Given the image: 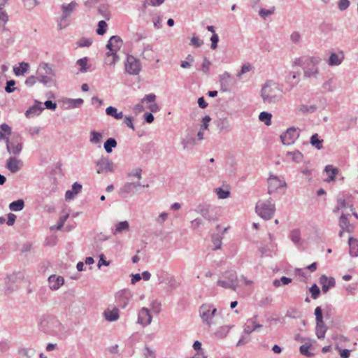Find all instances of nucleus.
Returning <instances> with one entry per match:
<instances>
[{
  "label": "nucleus",
  "instance_id": "53",
  "mask_svg": "<svg viewBox=\"0 0 358 358\" xmlns=\"http://www.w3.org/2000/svg\"><path fill=\"white\" fill-rule=\"evenodd\" d=\"M217 284L218 286H220L224 288L227 289H231L234 291H235L236 289L234 287V284L229 283V281H227L226 279L224 280H219L217 282Z\"/></svg>",
  "mask_w": 358,
  "mask_h": 358
},
{
  "label": "nucleus",
  "instance_id": "61",
  "mask_svg": "<svg viewBox=\"0 0 358 358\" xmlns=\"http://www.w3.org/2000/svg\"><path fill=\"white\" fill-rule=\"evenodd\" d=\"M197 139L193 137H187L182 140V143L184 148H186L188 145H195L197 143Z\"/></svg>",
  "mask_w": 358,
  "mask_h": 358
},
{
  "label": "nucleus",
  "instance_id": "64",
  "mask_svg": "<svg viewBox=\"0 0 358 358\" xmlns=\"http://www.w3.org/2000/svg\"><path fill=\"white\" fill-rule=\"evenodd\" d=\"M144 350V355L145 358H155V352L151 348L146 346Z\"/></svg>",
  "mask_w": 358,
  "mask_h": 358
},
{
  "label": "nucleus",
  "instance_id": "23",
  "mask_svg": "<svg viewBox=\"0 0 358 358\" xmlns=\"http://www.w3.org/2000/svg\"><path fill=\"white\" fill-rule=\"evenodd\" d=\"M78 3L76 1H71L68 4L62 5V19H65L70 16L71 13L76 8Z\"/></svg>",
  "mask_w": 358,
  "mask_h": 358
},
{
  "label": "nucleus",
  "instance_id": "22",
  "mask_svg": "<svg viewBox=\"0 0 358 358\" xmlns=\"http://www.w3.org/2000/svg\"><path fill=\"white\" fill-rule=\"evenodd\" d=\"M129 229V223L127 221H122L117 223L114 228L112 229V234L114 236L122 234Z\"/></svg>",
  "mask_w": 358,
  "mask_h": 358
},
{
  "label": "nucleus",
  "instance_id": "54",
  "mask_svg": "<svg viewBox=\"0 0 358 358\" xmlns=\"http://www.w3.org/2000/svg\"><path fill=\"white\" fill-rule=\"evenodd\" d=\"M311 294V297L313 299H316L320 294V290L316 284H313L309 289Z\"/></svg>",
  "mask_w": 358,
  "mask_h": 358
},
{
  "label": "nucleus",
  "instance_id": "37",
  "mask_svg": "<svg viewBox=\"0 0 358 358\" xmlns=\"http://www.w3.org/2000/svg\"><path fill=\"white\" fill-rule=\"evenodd\" d=\"M24 207V202L22 199H18L9 204V209L12 211H20Z\"/></svg>",
  "mask_w": 358,
  "mask_h": 358
},
{
  "label": "nucleus",
  "instance_id": "4",
  "mask_svg": "<svg viewBox=\"0 0 358 358\" xmlns=\"http://www.w3.org/2000/svg\"><path fill=\"white\" fill-rule=\"evenodd\" d=\"M216 313L217 308L210 303H203L199 308V315L202 322L208 326L212 324V319Z\"/></svg>",
  "mask_w": 358,
  "mask_h": 358
},
{
  "label": "nucleus",
  "instance_id": "34",
  "mask_svg": "<svg viewBox=\"0 0 358 358\" xmlns=\"http://www.w3.org/2000/svg\"><path fill=\"white\" fill-rule=\"evenodd\" d=\"M117 141L114 138H108L103 144V148L107 153H111L113 148L117 147Z\"/></svg>",
  "mask_w": 358,
  "mask_h": 358
},
{
  "label": "nucleus",
  "instance_id": "60",
  "mask_svg": "<svg viewBox=\"0 0 358 358\" xmlns=\"http://www.w3.org/2000/svg\"><path fill=\"white\" fill-rule=\"evenodd\" d=\"M211 65V62L206 58L204 57L202 65H201V69L204 73H208L210 70V66Z\"/></svg>",
  "mask_w": 358,
  "mask_h": 358
},
{
  "label": "nucleus",
  "instance_id": "28",
  "mask_svg": "<svg viewBox=\"0 0 358 358\" xmlns=\"http://www.w3.org/2000/svg\"><path fill=\"white\" fill-rule=\"evenodd\" d=\"M223 278L226 279L229 283L234 284V287L236 289L238 287V277L236 273L234 271H226L223 274Z\"/></svg>",
  "mask_w": 358,
  "mask_h": 358
},
{
  "label": "nucleus",
  "instance_id": "19",
  "mask_svg": "<svg viewBox=\"0 0 358 358\" xmlns=\"http://www.w3.org/2000/svg\"><path fill=\"white\" fill-rule=\"evenodd\" d=\"M43 110H44V108L42 106V103L36 100L35 104L34 106H31L25 112V116L27 118H30L35 115H39Z\"/></svg>",
  "mask_w": 358,
  "mask_h": 358
},
{
  "label": "nucleus",
  "instance_id": "46",
  "mask_svg": "<svg viewBox=\"0 0 358 358\" xmlns=\"http://www.w3.org/2000/svg\"><path fill=\"white\" fill-rule=\"evenodd\" d=\"M310 343H305L304 345H302L299 348L300 353L307 357H313L314 354L309 352V349L310 348Z\"/></svg>",
  "mask_w": 358,
  "mask_h": 358
},
{
  "label": "nucleus",
  "instance_id": "51",
  "mask_svg": "<svg viewBox=\"0 0 358 358\" xmlns=\"http://www.w3.org/2000/svg\"><path fill=\"white\" fill-rule=\"evenodd\" d=\"M77 64L80 67V72H87V71L88 67H87V57L79 59L77 61Z\"/></svg>",
  "mask_w": 358,
  "mask_h": 358
},
{
  "label": "nucleus",
  "instance_id": "41",
  "mask_svg": "<svg viewBox=\"0 0 358 358\" xmlns=\"http://www.w3.org/2000/svg\"><path fill=\"white\" fill-rule=\"evenodd\" d=\"M135 190V185L132 182H127L121 188L120 192L127 196L129 194H134Z\"/></svg>",
  "mask_w": 358,
  "mask_h": 358
},
{
  "label": "nucleus",
  "instance_id": "2",
  "mask_svg": "<svg viewBox=\"0 0 358 358\" xmlns=\"http://www.w3.org/2000/svg\"><path fill=\"white\" fill-rule=\"evenodd\" d=\"M256 213L264 220H271L275 211V203L271 199L264 202L259 201L255 206Z\"/></svg>",
  "mask_w": 358,
  "mask_h": 358
},
{
  "label": "nucleus",
  "instance_id": "32",
  "mask_svg": "<svg viewBox=\"0 0 358 358\" xmlns=\"http://www.w3.org/2000/svg\"><path fill=\"white\" fill-rule=\"evenodd\" d=\"M49 322H52V324L56 323L59 326L62 325V324L54 317H51L49 316L43 317L41 320L40 325L43 329L44 331H48V324Z\"/></svg>",
  "mask_w": 358,
  "mask_h": 358
},
{
  "label": "nucleus",
  "instance_id": "45",
  "mask_svg": "<svg viewBox=\"0 0 358 358\" xmlns=\"http://www.w3.org/2000/svg\"><path fill=\"white\" fill-rule=\"evenodd\" d=\"M341 62L342 59L339 58L336 53H331L328 61V64L329 66H338Z\"/></svg>",
  "mask_w": 358,
  "mask_h": 358
},
{
  "label": "nucleus",
  "instance_id": "50",
  "mask_svg": "<svg viewBox=\"0 0 358 358\" xmlns=\"http://www.w3.org/2000/svg\"><path fill=\"white\" fill-rule=\"evenodd\" d=\"M315 315L316 320V324H324L323 320L322 310L320 306H317L315 309Z\"/></svg>",
  "mask_w": 358,
  "mask_h": 358
},
{
  "label": "nucleus",
  "instance_id": "1",
  "mask_svg": "<svg viewBox=\"0 0 358 358\" xmlns=\"http://www.w3.org/2000/svg\"><path fill=\"white\" fill-rule=\"evenodd\" d=\"M261 96L265 103H275L282 98V87L272 80H268L262 87Z\"/></svg>",
  "mask_w": 358,
  "mask_h": 358
},
{
  "label": "nucleus",
  "instance_id": "10",
  "mask_svg": "<svg viewBox=\"0 0 358 358\" xmlns=\"http://www.w3.org/2000/svg\"><path fill=\"white\" fill-rule=\"evenodd\" d=\"M6 148L10 154L19 155L22 150V137L17 136L15 143L10 142L7 139Z\"/></svg>",
  "mask_w": 358,
  "mask_h": 358
},
{
  "label": "nucleus",
  "instance_id": "42",
  "mask_svg": "<svg viewBox=\"0 0 358 358\" xmlns=\"http://www.w3.org/2000/svg\"><path fill=\"white\" fill-rule=\"evenodd\" d=\"M327 329V327L324 324H316L315 332L319 339L324 338Z\"/></svg>",
  "mask_w": 358,
  "mask_h": 358
},
{
  "label": "nucleus",
  "instance_id": "35",
  "mask_svg": "<svg viewBox=\"0 0 358 358\" xmlns=\"http://www.w3.org/2000/svg\"><path fill=\"white\" fill-rule=\"evenodd\" d=\"M230 78L231 76L228 72H224L220 76L221 89L222 91H227Z\"/></svg>",
  "mask_w": 358,
  "mask_h": 358
},
{
  "label": "nucleus",
  "instance_id": "15",
  "mask_svg": "<svg viewBox=\"0 0 358 358\" xmlns=\"http://www.w3.org/2000/svg\"><path fill=\"white\" fill-rule=\"evenodd\" d=\"M262 327V325L257 323V316L255 315L246 321L244 325V332L247 334H250L252 331Z\"/></svg>",
  "mask_w": 358,
  "mask_h": 358
},
{
  "label": "nucleus",
  "instance_id": "18",
  "mask_svg": "<svg viewBox=\"0 0 358 358\" xmlns=\"http://www.w3.org/2000/svg\"><path fill=\"white\" fill-rule=\"evenodd\" d=\"M103 317L108 322L117 321L120 317V310L117 307L108 308L103 312Z\"/></svg>",
  "mask_w": 358,
  "mask_h": 358
},
{
  "label": "nucleus",
  "instance_id": "36",
  "mask_svg": "<svg viewBox=\"0 0 358 358\" xmlns=\"http://www.w3.org/2000/svg\"><path fill=\"white\" fill-rule=\"evenodd\" d=\"M223 237L222 235L219 234H214L211 236V240L213 243L214 244V248H213V250H217L221 248L222 246V240Z\"/></svg>",
  "mask_w": 358,
  "mask_h": 358
},
{
  "label": "nucleus",
  "instance_id": "55",
  "mask_svg": "<svg viewBox=\"0 0 358 358\" xmlns=\"http://www.w3.org/2000/svg\"><path fill=\"white\" fill-rule=\"evenodd\" d=\"M216 193L219 199H224L229 196L230 192L229 190H224L221 187L216 189Z\"/></svg>",
  "mask_w": 358,
  "mask_h": 358
},
{
  "label": "nucleus",
  "instance_id": "33",
  "mask_svg": "<svg viewBox=\"0 0 358 358\" xmlns=\"http://www.w3.org/2000/svg\"><path fill=\"white\" fill-rule=\"evenodd\" d=\"M230 328L231 327L227 325L220 327L215 332V336L219 339H222L225 338L227 336L228 333L229 332Z\"/></svg>",
  "mask_w": 358,
  "mask_h": 358
},
{
  "label": "nucleus",
  "instance_id": "20",
  "mask_svg": "<svg viewBox=\"0 0 358 358\" xmlns=\"http://www.w3.org/2000/svg\"><path fill=\"white\" fill-rule=\"evenodd\" d=\"M50 289L52 290H57L64 283V279L62 276H57L51 275L48 278Z\"/></svg>",
  "mask_w": 358,
  "mask_h": 358
},
{
  "label": "nucleus",
  "instance_id": "44",
  "mask_svg": "<svg viewBox=\"0 0 358 358\" xmlns=\"http://www.w3.org/2000/svg\"><path fill=\"white\" fill-rule=\"evenodd\" d=\"M271 114L268 112H262L259 115V119L260 121L264 122V124L267 126L271 125Z\"/></svg>",
  "mask_w": 358,
  "mask_h": 358
},
{
  "label": "nucleus",
  "instance_id": "47",
  "mask_svg": "<svg viewBox=\"0 0 358 358\" xmlns=\"http://www.w3.org/2000/svg\"><path fill=\"white\" fill-rule=\"evenodd\" d=\"M317 107L315 105H306L302 104L299 106V111L302 113H312L315 112Z\"/></svg>",
  "mask_w": 358,
  "mask_h": 358
},
{
  "label": "nucleus",
  "instance_id": "43",
  "mask_svg": "<svg viewBox=\"0 0 358 358\" xmlns=\"http://www.w3.org/2000/svg\"><path fill=\"white\" fill-rule=\"evenodd\" d=\"M69 216V215L68 213L62 215L59 217L57 224L56 225L50 227V230L51 231H53L55 229L60 230L62 228V227L64 226V224L65 222L66 221V220L68 219Z\"/></svg>",
  "mask_w": 358,
  "mask_h": 358
},
{
  "label": "nucleus",
  "instance_id": "5",
  "mask_svg": "<svg viewBox=\"0 0 358 358\" xmlns=\"http://www.w3.org/2000/svg\"><path fill=\"white\" fill-rule=\"evenodd\" d=\"M320 61L321 59L319 57H308L306 61V64H304L303 66L304 76L306 78H316L318 74L317 64Z\"/></svg>",
  "mask_w": 358,
  "mask_h": 358
},
{
  "label": "nucleus",
  "instance_id": "3",
  "mask_svg": "<svg viewBox=\"0 0 358 358\" xmlns=\"http://www.w3.org/2000/svg\"><path fill=\"white\" fill-rule=\"evenodd\" d=\"M96 173L99 174H108L113 173L115 166L108 156L102 155L96 162Z\"/></svg>",
  "mask_w": 358,
  "mask_h": 358
},
{
  "label": "nucleus",
  "instance_id": "25",
  "mask_svg": "<svg viewBox=\"0 0 358 358\" xmlns=\"http://www.w3.org/2000/svg\"><path fill=\"white\" fill-rule=\"evenodd\" d=\"M37 72H42V73L45 75H48L52 77H55V71L49 65V64L45 62H42L39 64Z\"/></svg>",
  "mask_w": 358,
  "mask_h": 358
},
{
  "label": "nucleus",
  "instance_id": "6",
  "mask_svg": "<svg viewBox=\"0 0 358 358\" xmlns=\"http://www.w3.org/2000/svg\"><path fill=\"white\" fill-rule=\"evenodd\" d=\"M124 67L125 71L130 75H138L141 70L140 60L132 55H127Z\"/></svg>",
  "mask_w": 358,
  "mask_h": 358
},
{
  "label": "nucleus",
  "instance_id": "8",
  "mask_svg": "<svg viewBox=\"0 0 358 358\" xmlns=\"http://www.w3.org/2000/svg\"><path fill=\"white\" fill-rule=\"evenodd\" d=\"M299 137V133L294 127H290L285 132L280 135V139L284 145H291L294 143Z\"/></svg>",
  "mask_w": 358,
  "mask_h": 358
},
{
  "label": "nucleus",
  "instance_id": "12",
  "mask_svg": "<svg viewBox=\"0 0 358 358\" xmlns=\"http://www.w3.org/2000/svg\"><path fill=\"white\" fill-rule=\"evenodd\" d=\"M152 320L150 310L147 308H142L138 311L137 322L143 327L149 325Z\"/></svg>",
  "mask_w": 358,
  "mask_h": 358
},
{
  "label": "nucleus",
  "instance_id": "26",
  "mask_svg": "<svg viewBox=\"0 0 358 358\" xmlns=\"http://www.w3.org/2000/svg\"><path fill=\"white\" fill-rule=\"evenodd\" d=\"M324 172L328 175V178L324 180L331 182L335 180L336 176L338 173V169L334 167L332 165H327L324 168Z\"/></svg>",
  "mask_w": 358,
  "mask_h": 358
},
{
  "label": "nucleus",
  "instance_id": "49",
  "mask_svg": "<svg viewBox=\"0 0 358 358\" xmlns=\"http://www.w3.org/2000/svg\"><path fill=\"white\" fill-rule=\"evenodd\" d=\"M292 282V279L285 276H282L280 279H275L273 282V285L275 287H278L281 284L288 285Z\"/></svg>",
  "mask_w": 358,
  "mask_h": 358
},
{
  "label": "nucleus",
  "instance_id": "17",
  "mask_svg": "<svg viewBox=\"0 0 358 358\" xmlns=\"http://www.w3.org/2000/svg\"><path fill=\"white\" fill-rule=\"evenodd\" d=\"M352 196L350 193H343L342 195L337 198V203L341 208L349 207L352 211L354 210L353 204L350 202V199Z\"/></svg>",
  "mask_w": 358,
  "mask_h": 358
},
{
  "label": "nucleus",
  "instance_id": "48",
  "mask_svg": "<svg viewBox=\"0 0 358 358\" xmlns=\"http://www.w3.org/2000/svg\"><path fill=\"white\" fill-rule=\"evenodd\" d=\"M287 155L292 156V160L297 163L301 162L303 157L302 153L298 150L294 152H288Z\"/></svg>",
  "mask_w": 358,
  "mask_h": 358
},
{
  "label": "nucleus",
  "instance_id": "16",
  "mask_svg": "<svg viewBox=\"0 0 358 358\" xmlns=\"http://www.w3.org/2000/svg\"><path fill=\"white\" fill-rule=\"evenodd\" d=\"M164 274L165 275L164 277H159V282H164L167 285L168 289L171 291L176 289L179 284L175 277L173 275H169L167 273Z\"/></svg>",
  "mask_w": 358,
  "mask_h": 358
},
{
  "label": "nucleus",
  "instance_id": "14",
  "mask_svg": "<svg viewBox=\"0 0 358 358\" xmlns=\"http://www.w3.org/2000/svg\"><path fill=\"white\" fill-rule=\"evenodd\" d=\"M319 282L322 285V290L324 293H327L330 288L335 287L336 281L334 278H328L325 275H322L319 279Z\"/></svg>",
  "mask_w": 358,
  "mask_h": 358
},
{
  "label": "nucleus",
  "instance_id": "40",
  "mask_svg": "<svg viewBox=\"0 0 358 358\" xmlns=\"http://www.w3.org/2000/svg\"><path fill=\"white\" fill-rule=\"evenodd\" d=\"M310 143L312 146L315 147L317 150H321L322 148L323 140L320 139L317 134H315L311 136Z\"/></svg>",
  "mask_w": 358,
  "mask_h": 358
},
{
  "label": "nucleus",
  "instance_id": "56",
  "mask_svg": "<svg viewBox=\"0 0 358 358\" xmlns=\"http://www.w3.org/2000/svg\"><path fill=\"white\" fill-rule=\"evenodd\" d=\"M322 88L327 92H333L335 90V86L333 85V79H329L322 85Z\"/></svg>",
  "mask_w": 358,
  "mask_h": 358
},
{
  "label": "nucleus",
  "instance_id": "30",
  "mask_svg": "<svg viewBox=\"0 0 358 358\" xmlns=\"http://www.w3.org/2000/svg\"><path fill=\"white\" fill-rule=\"evenodd\" d=\"M106 113L108 116H111L116 120L122 119L124 115L122 111L117 112V109L113 106H109L106 110Z\"/></svg>",
  "mask_w": 358,
  "mask_h": 358
},
{
  "label": "nucleus",
  "instance_id": "38",
  "mask_svg": "<svg viewBox=\"0 0 358 358\" xmlns=\"http://www.w3.org/2000/svg\"><path fill=\"white\" fill-rule=\"evenodd\" d=\"M289 238L296 245H299L301 241V231L299 229H293L289 233Z\"/></svg>",
  "mask_w": 358,
  "mask_h": 358
},
{
  "label": "nucleus",
  "instance_id": "11",
  "mask_svg": "<svg viewBox=\"0 0 358 358\" xmlns=\"http://www.w3.org/2000/svg\"><path fill=\"white\" fill-rule=\"evenodd\" d=\"M268 193L271 194L272 192L278 190L281 187H286V182L285 180H280L277 176H270L268 180Z\"/></svg>",
  "mask_w": 358,
  "mask_h": 358
},
{
  "label": "nucleus",
  "instance_id": "63",
  "mask_svg": "<svg viewBox=\"0 0 358 358\" xmlns=\"http://www.w3.org/2000/svg\"><path fill=\"white\" fill-rule=\"evenodd\" d=\"M98 13L101 14L106 20L110 19V13L105 6H101L98 8Z\"/></svg>",
  "mask_w": 358,
  "mask_h": 358
},
{
  "label": "nucleus",
  "instance_id": "13",
  "mask_svg": "<svg viewBox=\"0 0 358 358\" xmlns=\"http://www.w3.org/2000/svg\"><path fill=\"white\" fill-rule=\"evenodd\" d=\"M23 166V163L21 160L17 159L15 157H10L8 159L6 167L11 172V173H17L19 171Z\"/></svg>",
  "mask_w": 358,
  "mask_h": 358
},
{
  "label": "nucleus",
  "instance_id": "27",
  "mask_svg": "<svg viewBox=\"0 0 358 358\" xmlns=\"http://www.w3.org/2000/svg\"><path fill=\"white\" fill-rule=\"evenodd\" d=\"M349 253L352 257L358 256V240L352 237H350L348 240Z\"/></svg>",
  "mask_w": 358,
  "mask_h": 358
},
{
  "label": "nucleus",
  "instance_id": "29",
  "mask_svg": "<svg viewBox=\"0 0 358 358\" xmlns=\"http://www.w3.org/2000/svg\"><path fill=\"white\" fill-rule=\"evenodd\" d=\"M350 214H342L339 219V226L341 229H345L348 232H351L350 224L348 220Z\"/></svg>",
  "mask_w": 358,
  "mask_h": 358
},
{
  "label": "nucleus",
  "instance_id": "24",
  "mask_svg": "<svg viewBox=\"0 0 358 358\" xmlns=\"http://www.w3.org/2000/svg\"><path fill=\"white\" fill-rule=\"evenodd\" d=\"M38 81L48 87L55 84V79L48 75H45L42 72H37Z\"/></svg>",
  "mask_w": 358,
  "mask_h": 358
},
{
  "label": "nucleus",
  "instance_id": "59",
  "mask_svg": "<svg viewBox=\"0 0 358 358\" xmlns=\"http://www.w3.org/2000/svg\"><path fill=\"white\" fill-rule=\"evenodd\" d=\"M8 21V14L0 8V26H4Z\"/></svg>",
  "mask_w": 358,
  "mask_h": 358
},
{
  "label": "nucleus",
  "instance_id": "62",
  "mask_svg": "<svg viewBox=\"0 0 358 358\" xmlns=\"http://www.w3.org/2000/svg\"><path fill=\"white\" fill-rule=\"evenodd\" d=\"M350 6L349 0H339L338 2V7L340 10H345Z\"/></svg>",
  "mask_w": 358,
  "mask_h": 358
},
{
  "label": "nucleus",
  "instance_id": "58",
  "mask_svg": "<svg viewBox=\"0 0 358 358\" xmlns=\"http://www.w3.org/2000/svg\"><path fill=\"white\" fill-rule=\"evenodd\" d=\"M15 85V81L14 80H10L6 82V86L5 87V91L7 93H12L15 91V88L14 87Z\"/></svg>",
  "mask_w": 358,
  "mask_h": 358
},
{
  "label": "nucleus",
  "instance_id": "57",
  "mask_svg": "<svg viewBox=\"0 0 358 358\" xmlns=\"http://www.w3.org/2000/svg\"><path fill=\"white\" fill-rule=\"evenodd\" d=\"M275 7H273L271 9H265V8H261L259 11V15L264 19H266V17L270 15H272L274 13Z\"/></svg>",
  "mask_w": 358,
  "mask_h": 358
},
{
  "label": "nucleus",
  "instance_id": "9",
  "mask_svg": "<svg viewBox=\"0 0 358 358\" xmlns=\"http://www.w3.org/2000/svg\"><path fill=\"white\" fill-rule=\"evenodd\" d=\"M199 213L204 219L208 221H215L217 218L215 209L209 205L200 206Z\"/></svg>",
  "mask_w": 358,
  "mask_h": 358
},
{
  "label": "nucleus",
  "instance_id": "52",
  "mask_svg": "<svg viewBox=\"0 0 358 358\" xmlns=\"http://www.w3.org/2000/svg\"><path fill=\"white\" fill-rule=\"evenodd\" d=\"M107 27V23L104 20L99 21L96 29L97 34L103 35L106 31Z\"/></svg>",
  "mask_w": 358,
  "mask_h": 358
},
{
  "label": "nucleus",
  "instance_id": "39",
  "mask_svg": "<svg viewBox=\"0 0 358 358\" xmlns=\"http://www.w3.org/2000/svg\"><path fill=\"white\" fill-rule=\"evenodd\" d=\"M29 68L28 63L22 62L20 63V66L13 69V71L16 76L24 75Z\"/></svg>",
  "mask_w": 358,
  "mask_h": 358
},
{
  "label": "nucleus",
  "instance_id": "21",
  "mask_svg": "<svg viewBox=\"0 0 358 358\" xmlns=\"http://www.w3.org/2000/svg\"><path fill=\"white\" fill-rule=\"evenodd\" d=\"M122 41L118 36H113L110 38L106 45L107 49L110 51H117L121 48Z\"/></svg>",
  "mask_w": 358,
  "mask_h": 358
},
{
  "label": "nucleus",
  "instance_id": "31",
  "mask_svg": "<svg viewBox=\"0 0 358 358\" xmlns=\"http://www.w3.org/2000/svg\"><path fill=\"white\" fill-rule=\"evenodd\" d=\"M103 136L100 132L96 131H92L90 132V142L94 145H99L100 147V144L102 141Z\"/></svg>",
  "mask_w": 358,
  "mask_h": 358
},
{
  "label": "nucleus",
  "instance_id": "7",
  "mask_svg": "<svg viewBox=\"0 0 358 358\" xmlns=\"http://www.w3.org/2000/svg\"><path fill=\"white\" fill-rule=\"evenodd\" d=\"M132 294L129 289H122L115 295V300L117 306L121 308H125L130 302Z\"/></svg>",
  "mask_w": 358,
  "mask_h": 358
}]
</instances>
